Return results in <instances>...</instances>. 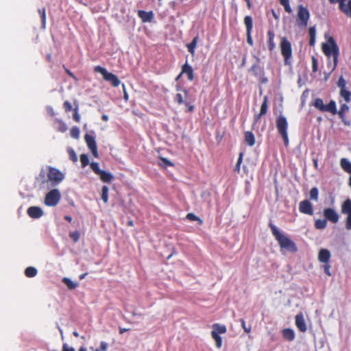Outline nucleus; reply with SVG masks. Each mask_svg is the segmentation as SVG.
<instances>
[{"mask_svg": "<svg viewBox=\"0 0 351 351\" xmlns=\"http://www.w3.org/2000/svg\"><path fill=\"white\" fill-rule=\"evenodd\" d=\"M315 38H310L309 45L311 46H313L315 45Z\"/></svg>", "mask_w": 351, "mask_h": 351, "instance_id": "63", "label": "nucleus"}, {"mask_svg": "<svg viewBox=\"0 0 351 351\" xmlns=\"http://www.w3.org/2000/svg\"><path fill=\"white\" fill-rule=\"evenodd\" d=\"M80 161L82 162V167L86 166L89 163V159L88 156L86 154L81 155Z\"/></svg>", "mask_w": 351, "mask_h": 351, "instance_id": "44", "label": "nucleus"}, {"mask_svg": "<svg viewBox=\"0 0 351 351\" xmlns=\"http://www.w3.org/2000/svg\"><path fill=\"white\" fill-rule=\"evenodd\" d=\"M280 4L284 7L285 10L288 13H291L293 12L290 5L289 0H279Z\"/></svg>", "mask_w": 351, "mask_h": 351, "instance_id": "36", "label": "nucleus"}, {"mask_svg": "<svg viewBox=\"0 0 351 351\" xmlns=\"http://www.w3.org/2000/svg\"><path fill=\"white\" fill-rule=\"evenodd\" d=\"M295 324L301 332H305L306 330V326L302 314H299L295 316Z\"/></svg>", "mask_w": 351, "mask_h": 351, "instance_id": "16", "label": "nucleus"}, {"mask_svg": "<svg viewBox=\"0 0 351 351\" xmlns=\"http://www.w3.org/2000/svg\"><path fill=\"white\" fill-rule=\"evenodd\" d=\"M197 37H195L192 42L189 44H187L186 47L188 48V50L191 53V54H193L194 52H195V49L196 47V45H197Z\"/></svg>", "mask_w": 351, "mask_h": 351, "instance_id": "32", "label": "nucleus"}, {"mask_svg": "<svg viewBox=\"0 0 351 351\" xmlns=\"http://www.w3.org/2000/svg\"><path fill=\"white\" fill-rule=\"evenodd\" d=\"M314 106L321 111H324L326 105L324 104L322 99L317 98L314 101Z\"/></svg>", "mask_w": 351, "mask_h": 351, "instance_id": "34", "label": "nucleus"}, {"mask_svg": "<svg viewBox=\"0 0 351 351\" xmlns=\"http://www.w3.org/2000/svg\"><path fill=\"white\" fill-rule=\"evenodd\" d=\"M98 176L104 182L109 183L112 182L114 178V176L111 173L103 170L98 174Z\"/></svg>", "mask_w": 351, "mask_h": 351, "instance_id": "17", "label": "nucleus"}, {"mask_svg": "<svg viewBox=\"0 0 351 351\" xmlns=\"http://www.w3.org/2000/svg\"><path fill=\"white\" fill-rule=\"evenodd\" d=\"M287 127L288 123L287 119L283 116H279L277 119V129L280 134L282 136L286 146L289 144Z\"/></svg>", "mask_w": 351, "mask_h": 351, "instance_id": "7", "label": "nucleus"}, {"mask_svg": "<svg viewBox=\"0 0 351 351\" xmlns=\"http://www.w3.org/2000/svg\"><path fill=\"white\" fill-rule=\"evenodd\" d=\"M330 258V252L326 249H321L318 254V260L323 263H327Z\"/></svg>", "mask_w": 351, "mask_h": 351, "instance_id": "15", "label": "nucleus"}, {"mask_svg": "<svg viewBox=\"0 0 351 351\" xmlns=\"http://www.w3.org/2000/svg\"><path fill=\"white\" fill-rule=\"evenodd\" d=\"M46 110H47V113L49 115L54 116L55 113H54L53 109L51 106H47Z\"/></svg>", "mask_w": 351, "mask_h": 351, "instance_id": "59", "label": "nucleus"}, {"mask_svg": "<svg viewBox=\"0 0 351 351\" xmlns=\"http://www.w3.org/2000/svg\"><path fill=\"white\" fill-rule=\"evenodd\" d=\"M123 90V97L125 101L128 99V94L126 92L125 87L124 84H122Z\"/></svg>", "mask_w": 351, "mask_h": 351, "instance_id": "60", "label": "nucleus"}, {"mask_svg": "<svg viewBox=\"0 0 351 351\" xmlns=\"http://www.w3.org/2000/svg\"><path fill=\"white\" fill-rule=\"evenodd\" d=\"M348 106L346 104H342L341 106V109L339 110V115L343 116L348 110Z\"/></svg>", "mask_w": 351, "mask_h": 351, "instance_id": "49", "label": "nucleus"}, {"mask_svg": "<svg viewBox=\"0 0 351 351\" xmlns=\"http://www.w3.org/2000/svg\"><path fill=\"white\" fill-rule=\"evenodd\" d=\"M94 70L95 71L101 73L104 79L110 82L112 86H118L120 84L121 82L118 77L115 75L109 73L106 69L97 66L95 67Z\"/></svg>", "mask_w": 351, "mask_h": 351, "instance_id": "8", "label": "nucleus"}, {"mask_svg": "<svg viewBox=\"0 0 351 351\" xmlns=\"http://www.w3.org/2000/svg\"><path fill=\"white\" fill-rule=\"evenodd\" d=\"M68 153L69 154L70 158L73 161H77V155H76L75 152H74V150L72 148H69L68 149Z\"/></svg>", "mask_w": 351, "mask_h": 351, "instance_id": "46", "label": "nucleus"}, {"mask_svg": "<svg viewBox=\"0 0 351 351\" xmlns=\"http://www.w3.org/2000/svg\"><path fill=\"white\" fill-rule=\"evenodd\" d=\"M299 210L301 213L310 215L313 213L312 204L308 200H304L300 203Z\"/></svg>", "mask_w": 351, "mask_h": 351, "instance_id": "14", "label": "nucleus"}, {"mask_svg": "<svg viewBox=\"0 0 351 351\" xmlns=\"http://www.w3.org/2000/svg\"><path fill=\"white\" fill-rule=\"evenodd\" d=\"M161 161H162V163L160 164V165H164V166H171L172 165V163L169 160H168L167 158H161Z\"/></svg>", "mask_w": 351, "mask_h": 351, "instance_id": "52", "label": "nucleus"}, {"mask_svg": "<svg viewBox=\"0 0 351 351\" xmlns=\"http://www.w3.org/2000/svg\"><path fill=\"white\" fill-rule=\"evenodd\" d=\"M90 167L92 170L97 175L102 171L99 169V164L97 162H91Z\"/></svg>", "mask_w": 351, "mask_h": 351, "instance_id": "42", "label": "nucleus"}, {"mask_svg": "<svg viewBox=\"0 0 351 351\" xmlns=\"http://www.w3.org/2000/svg\"><path fill=\"white\" fill-rule=\"evenodd\" d=\"M61 199V193L58 189H53L46 193L44 204L49 207L58 205Z\"/></svg>", "mask_w": 351, "mask_h": 351, "instance_id": "4", "label": "nucleus"}, {"mask_svg": "<svg viewBox=\"0 0 351 351\" xmlns=\"http://www.w3.org/2000/svg\"><path fill=\"white\" fill-rule=\"evenodd\" d=\"M244 23L246 27V32H252L253 24L251 16H246L244 19Z\"/></svg>", "mask_w": 351, "mask_h": 351, "instance_id": "29", "label": "nucleus"}, {"mask_svg": "<svg viewBox=\"0 0 351 351\" xmlns=\"http://www.w3.org/2000/svg\"><path fill=\"white\" fill-rule=\"evenodd\" d=\"M187 96L188 94L186 90H182V93H177L174 99L180 104H185L187 102Z\"/></svg>", "mask_w": 351, "mask_h": 351, "instance_id": "19", "label": "nucleus"}, {"mask_svg": "<svg viewBox=\"0 0 351 351\" xmlns=\"http://www.w3.org/2000/svg\"><path fill=\"white\" fill-rule=\"evenodd\" d=\"M322 50L326 56L332 58V69H334L337 66L339 50L337 45L332 37L328 38L327 43L322 44Z\"/></svg>", "mask_w": 351, "mask_h": 351, "instance_id": "3", "label": "nucleus"}, {"mask_svg": "<svg viewBox=\"0 0 351 351\" xmlns=\"http://www.w3.org/2000/svg\"><path fill=\"white\" fill-rule=\"evenodd\" d=\"M246 35H247V43L252 46L253 45V40H252V36H251V32H246Z\"/></svg>", "mask_w": 351, "mask_h": 351, "instance_id": "55", "label": "nucleus"}, {"mask_svg": "<svg viewBox=\"0 0 351 351\" xmlns=\"http://www.w3.org/2000/svg\"><path fill=\"white\" fill-rule=\"evenodd\" d=\"M138 16L141 19L143 22H149L153 18V14L152 12H147L145 11H138Z\"/></svg>", "mask_w": 351, "mask_h": 351, "instance_id": "21", "label": "nucleus"}, {"mask_svg": "<svg viewBox=\"0 0 351 351\" xmlns=\"http://www.w3.org/2000/svg\"><path fill=\"white\" fill-rule=\"evenodd\" d=\"M27 215L33 219H38L44 215L43 210L38 206H30L27 210Z\"/></svg>", "mask_w": 351, "mask_h": 351, "instance_id": "13", "label": "nucleus"}, {"mask_svg": "<svg viewBox=\"0 0 351 351\" xmlns=\"http://www.w3.org/2000/svg\"><path fill=\"white\" fill-rule=\"evenodd\" d=\"M245 141L249 146H253L255 143L254 135L251 132H246L245 134Z\"/></svg>", "mask_w": 351, "mask_h": 351, "instance_id": "23", "label": "nucleus"}, {"mask_svg": "<svg viewBox=\"0 0 351 351\" xmlns=\"http://www.w3.org/2000/svg\"><path fill=\"white\" fill-rule=\"evenodd\" d=\"M62 351H75V350L73 348L69 347L67 344H64L62 346Z\"/></svg>", "mask_w": 351, "mask_h": 351, "instance_id": "57", "label": "nucleus"}, {"mask_svg": "<svg viewBox=\"0 0 351 351\" xmlns=\"http://www.w3.org/2000/svg\"><path fill=\"white\" fill-rule=\"evenodd\" d=\"M267 110V97H264L263 102L261 107L259 114L256 116L255 119L257 121L262 115L265 114Z\"/></svg>", "mask_w": 351, "mask_h": 351, "instance_id": "25", "label": "nucleus"}, {"mask_svg": "<svg viewBox=\"0 0 351 351\" xmlns=\"http://www.w3.org/2000/svg\"><path fill=\"white\" fill-rule=\"evenodd\" d=\"M182 73L187 74L188 79L192 80L193 79V73L192 67L188 64H185L182 67Z\"/></svg>", "mask_w": 351, "mask_h": 351, "instance_id": "26", "label": "nucleus"}, {"mask_svg": "<svg viewBox=\"0 0 351 351\" xmlns=\"http://www.w3.org/2000/svg\"><path fill=\"white\" fill-rule=\"evenodd\" d=\"M108 187L104 186L101 190V199L104 203H107L108 200Z\"/></svg>", "mask_w": 351, "mask_h": 351, "instance_id": "33", "label": "nucleus"}, {"mask_svg": "<svg viewBox=\"0 0 351 351\" xmlns=\"http://www.w3.org/2000/svg\"><path fill=\"white\" fill-rule=\"evenodd\" d=\"M283 337L288 341H293L295 337V334L293 330L287 328L282 330Z\"/></svg>", "mask_w": 351, "mask_h": 351, "instance_id": "24", "label": "nucleus"}, {"mask_svg": "<svg viewBox=\"0 0 351 351\" xmlns=\"http://www.w3.org/2000/svg\"><path fill=\"white\" fill-rule=\"evenodd\" d=\"M62 282L66 285L69 289H75L78 287V282L73 281L71 279L64 277Z\"/></svg>", "mask_w": 351, "mask_h": 351, "instance_id": "22", "label": "nucleus"}, {"mask_svg": "<svg viewBox=\"0 0 351 351\" xmlns=\"http://www.w3.org/2000/svg\"><path fill=\"white\" fill-rule=\"evenodd\" d=\"M65 175L59 169L48 166L42 169L37 179L43 185L49 184L51 186H56L64 179Z\"/></svg>", "mask_w": 351, "mask_h": 351, "instance_id": "1", "label": "nucleus"}, {"mask_svg": "<svg viewBox=\"0 0 351 351\" xmlns=\"http://www.w3.org/2000/svg\"><path fill=\"white\" fill-rule=\"evenodd\" d=\"M312 69L314 73L318 69L317 60L314 56L312 57Z\"/></svg>", "mask_w": 351, "mask_h": 351, "instance_id": "48", "label": "nucleus"}, {"mask_svg": "<svg viewBox=\"0 0 351 351\" xmlns=\"http://www.w3.org/2000/svg\"><path fill=\"white\" fill-rule=\"evenodd\" d=\"M341 10L348 16L351 17V0H349L347 3L344 1H339Z\"/></svg>", "mask_w": 351, "mask_h": 351, "instance_id": "18", "label": "nucleus"}, {"mask_svg": "<svg viewBox=\"0 0 351 351\" xmlns=\"http://www.w3.org/2000/svg\"><path fill=\"white\" fill-rule=\"evenodd\" d=\"M242 328H243L244 331L247 333L250 332L251 330V327H247L245 325V322L243 319L241 320Z\"/></svg>", "mask_w": 351, "mask_h": 351, "instance_id": "53", "label": "nucleus"}, {"mask_svg": "<svg viewBox=\"0 0 351 351\" xmlns=\"http://www.w3.org/2000/svg\"><path fill=\"white\" fill-rule=\"evenodd\" d=\"M184 104L186 107V111H192L193 110V108H194L193 106L189 105L188 104V102H186Z\"/></svg>", "mask_w": 351, "mask_h": 351, "instance_id": "61", "label": "nucleus"}, {"mask_svg": "<svg viewBox=\"0 0 351 351\" xmlns=\"http://www.w3.org/2000/svg\"><path fill=\"white\" fill-rule=\"evenodd\" d=\"M340 95L346 102H350L351 101V93L347 89L340 90Z\"/></svg>", "mask_w": 351, "mask_h": 351, "instance_id": "30", "label": "nucleus"}, {"mask_svg": "<svg viewBox=\"0 0 351 351\" xmlns=\"http://www.w3.org/2000/svg\"><path fill=\"white\" fill-rule=\"evenodd\" d=\"M280 49L282 55L285 58V64H289V59L292 55L291 45V43L285 38H282Z\"/></svg>", "mask_w": 351, "mask_h": 351, "instance_id": "9", "label": "nucleus"}, {"mask_svg": "<svg viewBox=\"0 0 351 351\" xmlns=\"http://www.w3.org/2000/svg\"><path fill=\"white\" fill-rule=\"evenodd\" d=\"M324 215L326 219L332 223H337L339 221L338 213L332 208H326L324 210Z\"/></svg>", "mask_w": 351, "mask_h": 351, "instance_id": "12", "label": "nucleus"}, {"mask_svg": "<svg viewBox=\"0 0 351 351\" xmlns=\"http://www.w3.org/2000/svg\"><path fill=\"white\" fill-rule=\"evenodd\" d=\"M71 136L73 138L77 139L80 137V130L77 127H73L71 128Z\"/></svg>", "mask_w": 351, "mask_h": 351, "instance_id": "39", "label": "nucleus"}, {"mask_svg": "<svg viewBox=\"0 0 351 351\" xmlns=\"http://www.w3.org/2000/svg\"><path fill=\"white\" fill-rule=\"evenodd\" d=\"M330 266L329 264L327 263H325V265H324V272L329 276H331V273L330 271Z\"/></svg>", "mask_w": 351, "mask_h": 351, "instance_id": "54", "label": "nucleus"}, {"mask_svg": "<svg viewBox=\"0 0 351 351\" xmlns=\"http://www.w3.org/2000/svg\"><path fill=\"white\" fill-rule=\"evenodd\" d=\"M84 138H85V141L87 144V146L91 151L93 155L95 158H97L98 152H97V145H96L95 138L91 135L86 134Z\"/></svg>", "mask_w": 351, "mask_h": 351, "instance_id": "11", "label": "nucleus"}, {"mask_svg": "<svg viewBox=\"0 0 351 351\" xmlns=\"http://www.w3.org/2000/svg\"><path fill=\"white\" fill-rule=\"evenodd\" d=\"M309 36L310 38H316V29L315 26L309 28Z\"/></svg>", "mask_w": 351, "mask_h": 351, "instance_id": "51", "label": "nucleus"}, {"mask_svg": "<svg viewBox=\"0 0 351 351\" xmlns=\"http://www.w3.org/2000/svg\"><path fill=\"white\" fill-rule=\"evenodd\" d=\"M209 196V193L207 191H204L202 193V197L204 198L205 200L207 199V197Z\"/></svg>", "mask_w": 351, "mask_h": 351, "instance_id": "62", "label": "nucleus"}, {"mask_svg": "<svg viewBox=\"0 0 351 351\" xmlns=\"http://www.w3.org/2000/svg\"><path fill=\"white\" fill-rule=\"evenodd\" d=\"M57 130L61 132H65L67 130L66 125L61 120L56 119L55 121Z\"/></svg>", "mask_w": 351, "mask_h": 351, "instance_id": "28", "label": "nucleus"}, {"mask_svg": "<svg viewBox=\"0 0 351 351\" xmlns=\"http://www.w3.org/2000/svg\"><path fill=\"white\" fill-rule=\"evenodd\" d=\"M242 157H243V154L241 153L239 154V159L237 160L236 167H235V170L237 171L238 172H239V171H240V165L242 162Z\"/></svg>", "mask_w": 351, "mask_h": 351, "instance_id": "50", "label": "nucleus"}, {"mask_svg": "<svg viewBox=\"0 0 351 351\" xmlns=\"http://www.w3.org/2000/svg\"><path fill=\"white\" fill-rule=\"evenodd\" d=\"M39 13L40 14V17H41V19H42L43 27L45 28V23H46L45 10L44 8L42 9V10H39Z\"/></svg>", "mask_w": 351, "mask_h": 351, "instance_id": "45", "label": "nucleus"}, {"mask_svg": "<svg viewBox=\"0 0 351 351\" xmlns=\"http://www.w3.org/2000/svg\"><path fill=\"white\" fill-rule=\"evenodd\" d=\"M254 57L256 58L257 64H254L251 67L250 71L253 73L254 75H258V71L259 69L258 64L260 62L261 60L256 55H254Z\"/></svg>", "mask_w": 351, "mask_h": 351, "instance_id": "37", "label": "nucleus"}, {"mask_svg": "<svg viewBox=\"0 0 351 351\" xmlns=\"http://www.w3.org/2000/svg\"><path fill=\"white\" fill-rule=\"evenodd\" d=\"M64 106L65 110H66V111H69V110H71V108H72V105H71V104L70 102H69V101H65V102L64 103Z\"/></svg>", "mask_w": 351, "mask_h": 351, "instance_id": "58", "label": "nucleus"}, {"mask_svg": "<svg viewBox=\"0 0 351 351\" xmlns=\"http://www.w3.org/2000/svg\"><path fill=\"white\" fill-rule=\"evenodd\" d=\"M69 237L73 239L74 242H77L80 239V233L78 231H74L70 232Z\"/></svg>", "mask_w": 351, "mask_h": 351, "instance_id": "43", "label": "nucleus"}, {"mask_svg": "<svg viewBox=\"0 0 351 351\" xmlns=\"http://www.w3.org/2000/svg\"><path fill=\"white\" fill-rule=\"evenodd\" d=\"M268 35V47L270 51H272L275 47L276 45L274 43V34L271 31L267 33Z\"/></svg>", "mask_w": 351, "mask_h": 351, "instance_id": "27", "label": "nucleus"}, {"mask_svg": "<svg viewBox=\"0 0 351 351\" xmlns=\"http://www.w3.org/2000/svg\"><path fill=\"white\" fill-rule=\"evenodd\" d=\"M226 332V326L219 324H214L213 325V330L211 332V335L213 339L215 341V345L217 348H220L222 346V339L219 335L224 334Z\"/></svg>", "mask_w": 351, "mask_h": 351, "instance_id": "6", "label": "nucleus"}, {"mask_svg": "<svg viewBox=\"0 0 351 351\" xmlns=\"http://www.w3.org/2000/svg\"><path fill=\"white\" fill-rule=\"evenodd\" d=\"M324 111L327 112H331L332 113H335L336 112V104L335 102L333 101H331L328 105L325 106Z\"/></svg>", "mask_w": 351, "mask_h": 351, "instance_id": "38", "label": "nucleus"}, {"mask_svg": "<svg viewBox=\"0 0 351 351\" xmlns=\"http://www.w3.org/2000/svg\"><path fill=\"white\" fill-rule=\"evenodd\" d=\"M186 219L190 221H198L200 224L202 223V221L197 216L193 213H188L186 215Z\"/></svg>", "mask_w": 351, "mask_h": 351, "instance_id": "41", "label": "nucleus"}, {"mask_svg": "<svg viewBox=\"0 0 351 351\" xmlns=\"http://www.w3.org/2000/svg\"><path fill=\"white\" fill-rule=\"evenodd\" d=\"M310 19V13L306 8L302 5L298 6L297 22L300 27H306Z\"/></svg>", "mask_w": 351, "mask_h": 351, "instance_id": "5", "label": "nucleus"}, {"mask_svg": "<svg viewBox=\"0 0 351 351\" xmlns=\"http://www.w3.org/2000/svg\"><path fill=\"white\" fill-rule=\"evenodd\" d=\"M25 276L29 278L34 277L37 274V269L33 267L26 268L25 271Z\"/></svg>", "mask_w": 351, "mask_h": 351, "instance_id": "31", "label": "nucleus"}, {"mask_svg": "<svg viewBox=\"0 0 351 351\" xmlns=\"http://www.w3.org/2000/svg\"><path fill=\"white\" fill-rule=\"evenodd\" d=\"M341 167L347 173H351V162L347 158H341L340 160Z\"/></svg>", "mask_w": 351, "mask_h": 351, "instance_id": "20", "label": "nucleus"}, {"mask_svg": "<svg viewBox=\"0 0 351 351\" xmlns=\"http://www.w3.org/2000/svg\"><path fill=\"white\" fill-rule=\"evenodd\" d=\"M310 197L311 199L317 201L318 199V189L315 187L310 191Z\"/></svg>", "mask_w": 351, "mask_h": 351, "instance_id": "40", "label": "nucleus"}, {"mask_svg": "<svg viewBox=\"0 0 351 351\" xmlns=\"http://www.w3.org/2000/svg\"><path fill=\"white\" fill-rule=\"evenodd\" d=\"M337 85H338V86L341 88V90L346 89V80L343 79V77H341L339 79V81H338V82H337Z\"/></svg>", "mask_w": 351, "mask_h": 351, "instance_id": "47", "label": "nucleus"}, {"mask_svg": "<svg viewBox=\"0 0 351 351\" xmlns=\"http://www.w3.org/2000/svg\"><path fill=\"white\" fill-rule=\"evenodd\" d=\"M108 343L106 342L102 341L100 345V350L101 351H107L108 349Z\"/></svg>", "mask_w": 351, "mask_h": 351, "instance_id": "56", "label": "nucleus"}, {"mask_svg": "<svg viewBox=\"0 0 351 351\" xmlns=\"http://www.w3.org/2000/svg\"><path fill=\"white\" fill-rule=\"evenodd\" d=\"M269 226L272 234L278 241L282 253L285 252L294 253L297 251L296 245L290 238L282 234L276 226L270 223Z\"/></svg>", "mask_w": 351, "mask_h": 351, "instance_id": "2", "label": "nucleus"}, {"mask_svg": "<svg viewBox=\"0 0 351 351\" xmlns=\"http://www.w3.org/2000/svg\"><path fill=\"white\" fill-rule=\"evenodd\" d=\"M341 213L348 215L346 220V228L351 230V200L346 199L341 206Z\"/></svg>", "mask_w": 351, "mask_h": 351, "instance_id": "10", "label": "nucleus"}, {"mask_svg": "<svg viewBox=\"0 0 351 351\" xmlns=\"http://www.w3.org/2000/svg\"><path fill=\"white\" fill-rule=\"evenodd\" d=\"M73 118L76 121H80V115L77 112L74 114Z\"/></svg>", "mask_w": 351, "mask_h": 351, "instance_id": "64", "label": "nucleus"}, {"mask_svg": "<svg viewBox=\"0 0 351 351\" xmlns=\"http://www.w3.org/2000/svg\"><path fill=\"white\" fill-rule=\"evenodd\" d=\"M326 224L327 222L326 219H317L315 221V226L317 229L322 230L326 228Z\"/></svg>", "mask_w": 351, "mask_h": 351, "instance_id": "35", "label": "nucleus"}]
</instances>
